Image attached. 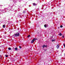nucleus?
<instances>
[{"label": "nucleus", "mask_w": 65, "mask_h": 65, "mask_svg": "<svg viewBox=\"0 0 65 65\" xmlns=\"http://www.w3.org/2000/svg\"><path fill=\"white\" fill-rule=\"evenodd\" d=\"M46 46H47L46 45H43L42 46L43 48H44V47H46Z\"/></svg>", "instance_id": "3"}, {"label": "nucleus", "mask_w": 65, "mask_h": 65, "mask_svg": "<svg viewBox=\"0 0 65 65\" xmlns=\"http://www.w3.org/2000/svg\"><path fill=\"white\" fill-rule=\"evenodd\" d=\"M8 50H11V48L10 47H9L8 48Z\"/></svg>", "instance_id": "7"}, {"label": "nucleus", "mask_w": 65, "mask_h": 65, "mask_svg": "<svg viewBox=\"0 0 65 65\" xmlns=\"http://www.w3.org/2000/svg\"><path fill=\"white\" fill-rule=\"evenodd\" d=\"M2 57H1V55H0V58H1Z\"/></svg>", "instance_id": "19"}, {"label": "nucleus", "mask_w": 65, "mask_h": 65, "mask_svg": "<svg viewBox=\"0 0 65 65\" xmlns=\"http://www.w3.org/2000/svg\"><path fill=\"white\" fill-rule=\"evenodd\" d=\"M59 35H60V36H62V34H61V33H60L59 34Z\"/></svg>", "instance_id": "12"}, {"label": "nucleus", "mask_w": 65, "mask_h": 65, "mask_svg": "<svg viewBox=\"0 0 65 65\" xmlns=\"http://www.w3.org/2000/svg\"><path fill=\"white\" fill-rule=\"evenodd\" d=\"M62 38H64V36H62Z\"/></svg>", "instance_id": "18"}, {"label": "nucleus", "mask_w": 65, "mask_h": 65, "mask_svg": "<svg viewBox=\"0 0 65 65\" xmlns=\"http://www.w3.org/2000/svg\"><path fill=\"white\" fill-rule=\"evenodd\" d=\"M15 50H16V51H17L18 50V48L16 47V48H15Z\"/></svg>", "instance_id": "8"}, {"label": "nucleus", "mask_w": 65, "mask_h": 65, "mask_svg": "<svg viewBox=\"0 0 65 65\" xmlns=\"http://www.w3.org/2000/svg\"><path fill=\"white\" fill-rule=\"evenodd\" d=\"M33 5L34 6L36 5V4L35 3H33Z\"/></svg>", "instance_id": "10"}, {"label": "nucleus", "mask_w": 65, "mask_h": 65, "mask_svg": "<svg viewBox=\"0 0 65 65\" xmlns=\"http://www.w3.org/2000/svg\"><path fill=\"white\" fill-rule=\"evenodd\" d=\"M20 35V33L19 32H17L16 34H14L13 36H14V37H18V36H19Z\"/></svg>", "instance_id": "1"}, {"label": "nucleus", "mask_w": 65, "mask_h": 65, "mask_svg": "<svg viewBox=\"0 0 65 65\" xmlns=\"http://www.w3.org/2000/svg\"><path fill=\"white\" fill-rule=\"evenodd\" d=\"M58 29H59L60 28V27H58Z\"/></svg>", "instance_id": "20"}, {"label": "nucleus", "mask_w": 65, "mask_h": 65, "mask_svg": "<svg viewBox=\"0 0 65 65\" xmlns=\"http://www.w3.org/2000/svg\"><path fill=\"white\" fill-rule=\"evenodd\" d=\"M30 35H28V36H27L28 38H29V37H30Z\"/></svg>", "instance_id": "13"}, {"label": "nucleus", "mask_w": 65, "mask_h": 65, "mask_svg": "<svg viewBox=\"0 0 65 65\" xmlns=\"http://www.w3.org/2000/svg\"><path fill=\"white\" fill-rule=\"evenodd\" d=\"M37 40V39L36 38H34V39L32 40V41L31 42V43H33L34 42V40Z\"/></svg>", "instance_id": "2"}, {"label": "nucleus", "mask_w": 65, "mask_h": 65, "mask_svg": "<svg viewBox=\"0 0 65 65\" xmlns=\"http://www.w3.org/2000/svg\"><path fill=\"white\" fill-rule=\"evenodd\" d=\"M5 57H8V55H5Z\"/></svg>", "instance_id": "17"}, {"label": "nucleus", "mask_w": 65, "mask_h": 65, "mask_svg": "<svg viewBox=\"0 0 65 65\" xmlns=\"http://www.w3.org/2000/svg\"><path fill=\"white\" fill-rule=\"evenodd\" d=\"M57 49H58V48H59V45H57Z\"/></svg>", "instance_id": "5"}, {"label": "nucleus", "mask_w": 65, "mask_h": 65, "mask_svg": "<svg viewBox=\"0 0 65 65\" xmlns=\"http://www.w3.org/2000/svg\"><path fill=\"white\" fill-rule=\"evenodd\" d=\"M60 28H62V27H63V26L61 25L60 26Z\"/></svg>", "instance_id": "14"}, {"label": "nucleus", "mask_w": 65, "mask_h": 65, "mask_svg": "<svg viewBox=\"0 0 65 65\" xmlns=\"http://www.w3.org/2000/svg\"><path fill=\"white\" fill-rule=\"evenodd\" d=\"M55 41V39L52 40V42H54V41Z\"/></svg>", "instance_id": "6"}, {"label": "nucleus", "mask_w": 65, "mask_h": 65, "mask_svg": "<svg viewBox=\"0 0 65 65\" xmlns=\"http://www.w3.org/2000/svg\"><path fill=\"white\" fill-rule=\"evenodd\" d=\"M63 45L64 46L65 48V44H63Z\"/></svg>", "instance_id": "15"}, {"label": "nucleus", "mask_w": 65, "mask_h": 65, "mask_svg": "<svg viewBox=\"0 0 65 65\" xmlns=\"http://www.w3.org/2000/svg\"><path fill=\"white\" fill-rule=\"evenodd\" d=\"M3 27L4 28L5 27V25H3Z\"/></svg>", "instance_id": "9"}, {"label": "nucleus", "mask_w": 65, "mask_h": 65, "mask_svg": "<svg viewBox=\"0 0 65 65\" xmlns=\"http://www.w3.org/2000/svg\"><path fill=\"white\" fill-rule=\"evenodd\" d=\"M23 13H24V14H26L27 13H26V11H23Z\"/></svg>", "instance_id": "4"}, {"label": "nucleus", "mask_w": 65, "mask_h": 65, "mask_svg": "<svg viewBox=\"0 0 65 65\" xmlns=\"http://www.w3.org/2000/svg\"><path fill=\"white\" fill-rule=\"evenodd\" d=\"M46 26H47L45 24L44 25V27L45 28H46Z\"/></svg>", "instance_id": "11"}, {"label": "nucleus", "mask_w": 65, "mask_h": 65, "mask_svg": "<svg viewBox=\"0 0 65 65\" xmlns=\"http://www.w3.org/2000/svg\"><path fill=\"white\" fill-rule=\"evenodd\" d=\"M19 48H22V47H21V46H19Z\"/></svg>", "instance_id": "16"}]
</instances>
